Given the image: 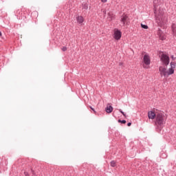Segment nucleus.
Masks as SVG:
<instances>
[{
  "mask_svg": "<svg viewBox=\"0 0 176 176\" xmlns=\"http://www.w3.org/2000/svg\"><path fill=\"white\" fill-rule=\"evenodd\" d=\"M164 124H166V116L163 113H158L155 117V126H156V129L158 130V132L160 133L163 127H164Z\"/></svg>",
  "mask_w": 176,
  "mask_h": 176,
  "instance_id": "1",
  "label": "nucleus"
},
{
  "mask_svg": "<svg viewBox=\"0 0 176 176\" xmlns=\"http://www.w3.org/2000/svg\"><path fill=\"white\" fill-rule=\"evenodd\" d=\"M163 65H165V67H167L168 64H170V57L167 56L166 54H162L161 55V58H160Z\"/></svg>",
  "mask_w": 176,
  "mask_h": 176,
  "instance_id": "2",
  "label": "nucleus"
},
{
  "mask_svg": "<svg viewBox=\"0 0 176 176\" xmlns=\"http://www.w3.org/2000/svg\"><path fill=\"white\" fill-rule=\"evenodd\" d=\"M129 20H130V19H129V16H127V14H123L121 16L120 22L122 23L124 27L126 24H129Z\"/></svg>",
  "mask_w": 176,
  "mask_h": 176,
  "instance_id": "3",
  "label": "nucleus"
},
{
  "mask_svg": "<svg viewBox=\"0 0 176 176\" xmlns=\"http://www.w3.org/2000/svg\"><path fill=\"white\" fill-rule=\"evenodd\" d=\"M159 71L160 72L161 76H167V67L160 66Z\"/></svg>",
  "mask_w": 176,
  "mask_h": 176,
  "instance_id": "4",
  "label": "nucleus"
},
{
  "mask_svg": "<svg viewBox=\"0 0 176 176\" xmlns=\"http://www.w3.org/2000/svg\"><path fill=\"white\" fill-rule=\"evenodd\" d=\"M113 38L116 41H119L122 38V32L118 29L114 31Z\"/></svg>",
  "mask_w": 176,
  "mask_h": 176,
  "instance_id": "5",
  "label": "nucleus"
},
{
  "mask_svg": "<svg viewBox=\"0 0 176 176\" xmlns=\"http://www.w3.org/2000/svg\"><path fill=\"white\" fill-rule=\"evenodd\" d=\"M143 62L145 65H151V56L148 54H145L143 57Z\"/></svg>",
  "mask_w": 176,
  "mask_h": 176,
  "instance_id": "6",
  "label": "nucleus"
},
{
  "mask_svg": "<svg viewBox=\"0 0 176 176\" xmlns=\"http://www.w3.org/2000/svg\"><path fill=\"white\" fill-rule=\"evenodd\" d=\"M155 20L156 22L158 23L159 25H161L162 23H164V21L163 20V14L160 15H155Z\"/></svg>",
  "mask_w": 176,
  "mask_h": 176,
  "instance_id": "7",
  "label": "nucleus"
},
{
  "mask_svg": "<svg viewBox=\"0 0 176 176\" xmlns=\"http://www.w3.org/2000/svg\"><path fill=\"white\" fill-rule=\"evenodd\" d=\"M105 111L107 113H112V111H113V107L111 106V104L108 103L107 104V107L105 108Z\"/></svg>",
  "mask_w": 176,
  "mask_h": 176,
  "instance_id": "8",
  "label": "nucleus"
},
{
  "mask_svg": "<svg viewBox=\"0 0 176 176\" xmlns=\"http://www.w3.org/2000/svg\"><path fill=\"white\" fill-rule=\"evenodd\" d=\"M156 116H157V114L155 113V111H148V119H155L156 118Z\"/></svg>",
  "mask_w": 176,
  "mask_h": 176,
  "instance_id": "9",
  "label": "nucleus"
},
{
  "mask_svg": "<svg viewBox=\"0 0 176 176\" xmlns=\"http://www.w3.org/2000/svg\"><path fill=\"white\" fill-rule=\"evenodd\" d=\"M77 23H79V24H82L83 21H85V19H83V16H77Z\"/></svg>",
  "mask_w": 176,
  "mask_h": 176,
  "instance_id": "10",
  "label": "nucleus"
},
{
  "mask_svg": "<svg viewBox=\"0 0 176 176\" xmlns=\"http://www.w3.org/2000/svg\"><path fill=\"white\" fill-rule=\"evenodd\" d=\"M114 14H113V12H108V18H109V21H112V20H113V17H114Z\"/></svg>",
  "mask_w": 176,
  "mask_h": 176,
  "instance_id": "11",
  "label": "nucleus"
},
{
  "mask_svg": "<svg viewBox=\"0 0 176 176\" xmlns=\"http://www.w3.org/2000/svg\"><path fill=\"white\" fill-rule=\"evenodd\" d=\"M172 31L174 36H176V23L172 24Z\"/></svg>",
  "mask_w": 176,
  "mask_h": 176,
  "instance_id": "12",
  "label": "nucleus"
},
{
  "mask_svg": "<svg viewBox=\"0 0 176 176\" xmlns=\"http://www.w3.org/2000/svg\"><path fill=\"white\" fill-rule=\"evenodd\" d=\"M173 74H174V67H170L168 71H167V76H170V75H173Z\"/></svg>",
  "mask_w": 176,
  "mask_h": 176,
  "instance_id": "13",
  "label": "nucleus"
},
{
  "mask_svg": "<svg viewBox=\"0 0 176 176\" xmlns=\"http://www.w3.org/2000/svg\"><path fill=\"white\" fill-rule=\"evenodd\" d=\"M162 34H163V32L162 31V29L158 28V30L157 31V35H158V36H160V38H162Z\"/></svg>",
  "mask_w": 176,
  "mask_h": 176,
  "instance_id": "14",
  "label": "nucleus"
},
{
  "mask_svg": "<svg viewBox=\"0 0 176 176\" xmlns=\"http://www.w3.org/2000/svg\"><path fill=\"white\" fill-rule=\"evenodd\" d=\"M110 166L111 167H116V161L113 160L110 162Z\"/></svg>",
  "mask_w": 176,
  "mask_h": 176,
  "instance_id": "15",
  "label": "nucleus"
},
{
  "mask_svg": "<svg viewBox=\"0 0 176 176\" xmlns=\"http://www.w3.org/2000/svg\"><path fill=\"white\" fill-rule=\"evenodd\" d=\"M118 123H122V124H126V122L125 120H118Z\"/></svg>",
  "mask_w": 176,
  "mask_h": 176,
  "instance_id": "16",
  "label": "nucleus"
},
{
  "mask_svg": "<svg viewBox=\"0 0 176 176\" xmlns=\"http://www.w3.org/2000/svg\"><path fill=\"white\" fill-rule=\"evenodd\" d=\"M170 68H175L176 63L175 62H171L170 63Z\"/></svg>",
  "mask_w": 176,
  "mask_h": 176,
  "instance_id": "17",
  "label": "nucleus"
},
{
  "mask_svg": "<svg viewBox=\"0 0 176 176\" xmlns=\"http://www.w3.org/2000/svg\"><path fill=\"white\" fill-rule=\"evenodd\" d=\"M82 9H85V10H87V9H89V6L87 4H84L82 6Z\"/></svg>",
  "mask_w": 176,
  "mask_h": 176,
  "instance_id": "18",
  "label": "nucleus"
},
{
  "mask_svg": "<svg viewBox=\"0 0 176 176\" xmlns=\"http://www.w3.org/2000/svg\"><path fill=\"white\" fill-rule=\"evenodd\" d=\"M141 27L142 28H144V30H148V25H144V24H141Z\"/></svg>",
  "mask_w": 176,
  "mask_h": 176,
  "instance_id": "19",
  "label": "nucleus"
},
{
  "mask_svg": "<svg viewBox=\"0 0 176 176\" xmlns=\"http://www.w3.org/2000/svg\"><path fill=\"white\" fill-rule=\"evenodd\" d=\"M89 108H90V109H91V111H93V112H94V113H95V115L97 113V111H96L94 108H93L91 106H90Z\"/></svg>",
  "mask_w": 176,
  "mask_h": 176,
  "instance_id": "20",
  "label": "nucleus"
},
{
  "mask_svg": "<svg viewBox=\"0 0 176 176\" xmlns=\"http://www.w3.org/2000/svg\"><path fill=\"white\" fill-rule=\"evenodd\" d=\"M30 170H31V173H32V175H36L35 170H34V169H32V168H31Z\"/></svg>",
  "mask_w": 176,
  "mask_h": 176,
  "instance_id": "21",
  "label": "nucleus"
},
{
  "mask_svg": "<svg viewBox=\"0 0 176 176\" xmlns=\"http://www.w3.org/2000/svg\"><path fill=\"white\" fill-rule=\"evenodd\" d=\"M119 112H120V113H122V115H123V116H124L126 118V113H124V112H123V111H122V109H119Z\"/></svg>",
  "mask_w": 176,
  "mask_h": 176,
  "instance_id": "22",
  "label": "nucleus"
},
{
  "mask_svg": "<svg viewBox=\"0 0 176 176\" xmlns=\"http://www.w3.org/2000/svg\"><path fill=\"white\" fill-rule=\"evenodd\" d=\"M62 50H63V52H67V47H62Z\"/></svg>",
  "mask_w": 176,
  "mask_h": 176,
  "instance_id": "23",
  "label": "nucleus"
},
{
  "mask_svg": "<svg viewBox=\"0 0 176 176\" xmlns=\"http://www.w3.org/2000/svg\"><path fill=\"white\" fill-rule=\"evenodd\" d=\"M25 176H30V174H28V172H24Z\"/></svg>",
  "mask_w": 176,
  "mask_h": 176,
  "instance_id": "24",
  "label": "nucleus"
},
{
  "mask_svg": "<svg viewBox=\"0 0 176 176\" xmlns=\"http://www.w3.org/2000/svg\"><path fill=\"white\" fill-rule=\"evenodd\" d=\"M170 57H171V58H172V60H173V61H174V60H175V58H176L175 57H174V55H172Z\"/></svg>",
  "mask_w": 176,
  "mask_h": 176,
  "instance_id": "25",
  "label": "nucleus"
},
{
  "mask_svg": "<svg viewBox=\"0 0 176 176\" xmlns=\"http://www.w3.org/2000/svg\"><path fill=\"white\" fill-rule=\"evenodd\" d=\"M127 126H128V127H130V126H131V122H128Z\"/></svg>",
  "mask_w": 176,
  "mask_h": 176,
  "instance_id": "26",
  "label": "nucleus"
},
{
  "mask_svg": "<svg viewBox=\"0 0 176 176\" xmlns=\"http://www.w3.org/2000/svg\"><path fill=\"white\" fill-rule=\"evenodd\" d=\"M160 38V39H162V41H164L166 39L164 37H162V36Z\"/></svg>",
  "mask_w": 176,
  "mask_h": 176,
  "instance_id": "27",
  "label": "nucleus"
},
{
  "mask_svg": "<svg viewBox=\"0 0 176 176\" xmlns=\"http://www.w3.org/2000/svg\"><path fill=\"white\" fill-rule=\"evenodd\" d=\"M107 0H101L102 2H103V3H105L107 2Z\"/></svg>",
  "mask_w": 176,
  "mask_h": 176,
  "instance_id": "28",
  "label": "nucleus"
},
{
  "mask_svg": "<svg viewBox=\"0 0 176 176\" xmlns=\"http://www.w3.org/2000/svg\"><path fill=\"white\" fill-rule=\"evenodd\" d=\"M104 14H107V11H103Z\"/></svg>",
  "mask_w": 176,
  "mask_h": 176,
  "instance_id": "29",
  "label": "nucleus"
},
{
  "mask_svg": "<svg viewBox=\"0 0 176 176\" xmlns=\"http://www.w3.org/2000/svg\"><path fill=\"white\" fill-rule=\"evenodd\" d=\"M153 3H154V5L156 4V0H155V1H153Z\"/></svg>",
  "mask_w": 176,
  "mask_h": 176,
  "instance_id": "30",
  "label": "nucleus"
},
{
  "mask_svg": "<svg viewBox=\"0 0 176 176\" xmlns=\"http://www.w3.org/2000/svg\"><path fill=\"white\" fill-rule=\"evenodd\" d=\"M0 36H2V32L0 31Z\"/></svg>",
  "mask_w": 176,
  "mask_h": 176,
  "instance_id": "31",
  "label": "nucleus"
}]
</instances>
